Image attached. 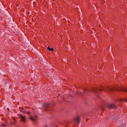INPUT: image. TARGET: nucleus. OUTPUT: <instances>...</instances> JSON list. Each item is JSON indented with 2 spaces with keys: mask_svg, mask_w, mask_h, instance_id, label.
Here are the masks:
<instances>
[{
  "mask_svg": "<svg viewBox=\"0 0 127 127\" xmlns=\"http://www.w3.org/2000/svg\"><path fill=\"white\" fill-rule=\"evenodd\" d=\"M118 90L121 92H127V87H125L124 89L123 88H121L120 89Z\"/></svg>",
  "mask_w": 127,
  "mask_h": 127,
  "instance_id": "nucleus-7",
  "label": "nucleus"
},
{
  "mask_svg": "<svg viewBox=\"0 0 127 127\" xmlns=\"http://www.w3.org/2000/svg\"><path fill=\"white\" fill-rule=\"evenodd\" d=\"M17 115L20 118V122H23L24 123L26 122L27 119L25 116H23L22 114H17Z\"/></svg>",
  "mask_w": 127,
  "mask_h": 127,
  "instance_id": "nucleus-2",
  "label": "nucleus"
},
{
  "mask_svg": "<svg viewBox=\"0 0 127 127\" xmlns=\"http://www.w3.org/2000/svg\"><path fill=\"white\" fill-rule=\"evenodd\" d=\"M80 116H77L75 120V121H76L77 123V124H79L80 122Z\"/></svg>",
  "mask_w": 127,
  "mask_h": 127,
  "instance_id": "nucleus-5",
  "label": "nucleus"
},
{
  "mask_svg": "<svg viewBox=\"0 0 127 127\" xmlns=\"http://www.w3.org/2000/svg\"><path fill=\"white\" fill-rule=\"evenodd\" d=\"M31 113V112H27V113H26V114H30Z\"/></svg>",
  "mask_w": 127,
  "mask_h": 127,
  "instance_id": "nucleus-16",
  "label": "nucleus"
},
{
  "mask_svg": "<svg viewBox=\"0 0 127 127\" xmlns=\"http://www.w3.org/2000/svg\"><path fill=\"white\" fill-rule=\"evenodd\" d=\"M114 90L113 88L108 87L106 88H105L103 86H101L100 87L98 88H92L91 91L90 90L87 88H84L83 90V91L82 92H80L81 95H85L86 94H88L91 91L94 94L98 96L99 94H101V92L102 91L107 92L109 93H110L111 92Z\"/></svg>",
  "mask_w": 127,
  "mask_h": 127,
  "instance_id": "nucleus-1",
  "label": "nucleus"
},
{
  "mask_svg": "<svg viewBox=\"0 0 127 127\" xmlns=\"http://www.w3.org/2000/svg\"><path fill=\"white\" fill-rule=\"evenodd\" d=\"M47 48L48 50L50 51H53L54 50V49L52 48H50L49 46Z\"/></svg>",
  "mask_w": 127,
  "mask_h": 127,
  "instance_id": "nucleus-9",
  "label": "nucleus"
},
{
  "mask_svg": "<svg viewBox=\"0 0 127 127\" xmlns=\"http://www.w3.org/2000/svg\"><path fill=\"white\" fill-rule=\"evenodd\" d=\"M44 111L46 112H47V110L46 109V108H45L44 109Z\"/></svg>",
  "mask_w": 127,
  "mask_h": 127,
  "instance_id": "nucleus-17",
  "label": "nucleus"
},
{
  "mask_svg": "<svg viewBox=\"0 0 127 127\" xmlns=\"http://www.w3.org/2000/svg\"><path fill=\"white\" fill-rule=\"evenodd\" d=\"M50 103H44L43 105V107L46 108H48L50 106Z\"/></svg>",
  "mask_w": 127,
  "mask_h": 127,
  "instance_id": "nucleus-6",
  "label": "nucleus"
},
{
  "mask_svg": "<svg viewBox=\"0 0 127 127\" xmlns=\"http://www.w3.org/2000/svg\"><path fill=\"white\" fill-rule=\"evenodd\" d=\"M126 124L125 123H122L120 124V127H126Z\"/></svg>",
  "mask_w": 127,
  "mask_h": 127,
  "instance_id": "nucleus-8",
  "label": "nucleus"
},
{
  "mask_svg": "<svg viewBox=\"0 0 127 127\" xmlns=\"http://www.w3.org/2000/svg\"><path fill=\"white\" fill-rule=\"evenodd\" d=\"M37 115H35V117H37Z\"/></svg>",
  "mask_w": 127,
  "mask_h": 127,
  "instance_id": "nucleus-21",
  "label": "nucleus"
},
{
  "mask_svg": "<svg viewBox=\"0 0 127 127\" xmlns=\"http://www.w3.org/2000/svg\"><path fill=\"white\" fill-rule=\"evenodd\" d=\"M77 93H78L79 92V91H77Z\"/></svg>",
  "mask_w": 127,
  "mask_h": 127,
  "instance_id": "nucleus-22",
  "label": "nucleus"
},
{
  "mask_svg": "<svg viewBox=\"0 0 127 127\" xmlns=\"http://www.w3.org/2000/svg\"><path fill=\"white\" fill-rule=\"evenodd\" d=\"M107 108L110 109L117 108V107L116 105L114 104H108L107 106Z\"/></svg>",
  "mask_w": 127,
  "mask_h": 127,
  "instance_id": "nucleus-3",
  "label": "nucleus"
},
{
  "mask_svg": "<svg viewBox=\"0 0 127 127\" xmlns=\"http://www.w3.org/2000/svg\"><path fill=\"white\" fill-rule=\"evenodd\" d=\"M29 118L32 121V122L34 125H36L37 124V121L36 119L34 118L31 116Z\"/></svg>",
  "mask_w": 127,
  "mask_h": 127,
  "instance_id": "nucleus-4",
  "label": "nucleus"
},
{
  "mask_svg": "<svg viewBox=\"0 0 127 127\" xmlns=\"http://www.w3.org/2000/svg\"><path fill=\"white\" fill-rule=\"evenodd\" d=\"M16 6L18 7V8H20V6L19 4L16 3Z\"/></svg>",
  "mask_w": 127,
  "mask_h": 127,
  "instance_id": "nucleus-12",
  "label": "nucleus"
},
{
  "mask_svg": "<svg viewBox=\"0 0 127 127\" xmlns=\"http://www.w3.org/2000/svg\"><path fill=\"white\" fill-rule=\"evenodd\" d=\"M45 127H48V126H46Z\"/></svg>",
  "mask_w": 127,
  "mask_h": 127,
  "instance_id": "nucleus-23",
  "label": "nucleus"
},
{
  "mask_svg": "<svg viewBox=\"0 0 127 127\" xmlns=\"http://www.w3.org/2000/svg\"><path fill=\"white\" fill-rule=\"evenodd\" d=\"M21 112H23L24 114H26V113H27V111H26L25 109L24 110L21 111Z\"/></svg>",
  "mask_w": 127,
  "mask_h": 127,
  "instance_id": "nucleus-11",
  "label": "nucleus"
},
{
  "mask_svg": "<svg viewBox=\"0 0 127 127\" xmlns=\"http://www.w3.org/2000/svg\"><path fill=\"white\" fill-rule=\"evenodd\" d=\"M22 110H25V109H24V108H22Z\"/></svg>",
  "mask_w": 127,
  "mask_h": 127,
  "instance_id": "nucleus-19",
  "label": "nucleus"
},
{
  "mask_svg": "<svg viewBox=\"0 0 127 127\" xmlns=\"http://www.w3.org/2000/svg\"><path fill=\"white\" fill-rule=\"evenodd\" d=\"M103 7L104 8H105L106 7V5H105V4H104L103 5Z\"/></svg>",
  "mask_w": 127,
  "mask_h": 127,
  "instance_id": "nucleus-15",
  "label": "nucleus"
},
{
  "mask_svg": "<svg viewBox=\"0 0 127 127\" xmlns=\"http://www.w3.org/2000/svg\"><path fill=\"white\" fill-rule=\"evenodd\" d=\"M6 125L5 124H1V126L2 127H5L6 126Z\"/></svg>",
  "mask_w": 127,
  "mask_h": 127,
  "instance_id": "nucleus-13",
  "label": "nucleus"
},
{
  "mask_svg": "<svg viewBox=\"0 0 127 127\" xmlns=\"http://www.w3.org/2000/svg\"><path fill=\"white\" fill-rule=\"evenodd\" d=\"M7 111H9V109L8 108H7Z\"/></svg>",
  "mask_w": 127,
  "mask_h": 127,
  "instance_id": "nucleus-18",
  "label": "nucleus"
},
{
  "mask_svg": "<svg viewBox=\"0 0 127 127\" xmlns=\"http://www.w3.org/2000/svg\"><path fill=\"white\" fill-rule=\"evenodd\" d=\"M105 2V1L104 0H102L101 1V3L102 5H103Z\"/></svg>",
  "mask_w": 127,
  "mask_h": 127,
  "instance_id": "nucleus-10",
  "label": "nucleus"
},
{
  "mask_svg": "<svg viewBox=\"0 0 127 127\" xmlns=\"http://www.w3.org/2000/svg\"><path fill=\"white\" fill-rule=\"evenodd\" d=\"M89 119H86V121H87Z\"/></svg>",
  "mask_w": 127,
  "mask_h": 127,
  "instance_id": "nucleus-20",
  "label": "nucleus"
},
{
  "mask_svg": "<svg viewBox=\"0 0 127 127\" xmlns=\"http://www.w3.org/2000/svg\"><path fill=\"white\" fill-rule=\"evenodd\" d=\"M27 108L28 109H31V108L30 107H26V106H25V108Z\"/></svg>",
  "mask_w": 127,
  "mask_h": 127,
  "instance_id": "nucleus-14",
  "label": "nucleus"
}]
</instances>
